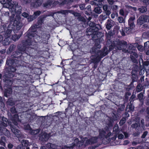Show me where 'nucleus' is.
<instances>
[{
  "label": "nucleus",
  "mask_w": 149,
  "mask_h": 149,
  "mask_svg": "<svg viewBox=\"0 0 149 149\" xmlns=\"http://www.w3.org/2000/svg\"><path fill=\"white\" fill-rule=\"evenodd\" d=\"M35 26H31L25 33L26 40H23L19 44L18 50L13 53L12 58H7L6 66L4 69L5 74L3 75L7 79L4 80L10 81L11 84H17L23 88V92L24 95H28L31 91V85L28 84V76L24 74L16 73V67L23 68L25 66L23 62L26 63L28 60L27 56L34 55L48 58L50 56L49 51L48 40L50 34L43 33L40 37L36 34Z\"/></svg>",
  "instance_id": "nucleus-1"
},
{
  "label": "nucleus",
  "mask_w": 149,
  "mask_h": 149,
  "mask_svg": "<svg viewBox=\"0 0 149 149\" xmlns=\"http://www.w3.org/2000/svg\"><path fill=\"white\" fill-rule=\"evenodd\" d=\"M15 15L13 14L9 19L10 24L8 26V28L6 32L8 36H10V34L12 31L15 33H17L22 26L21 22V17L20 15H16L15 18Z\"/></svg>",
  "instance_id": "nucleus-2"
},
{
  "label": "nucleus",
  "mask_w": 149,
  "mask_h": 149,
  "mask_svg": "<svg viewBox=\"0 0 149 149\" xmlns=\"http://www.w3.org/2000/svg\"><path fill=\"white\" fill-rule=\"evenodd\" d=\"M89 27L86 30V34L87 36H91L92 38L95 37L103 36L102 33L99 32V30L101 28L100 26L98 24H96L93 22H91L89 25Z\"/></svg>",
  "instance_id": "nucleus-3"
},
{
  "label": "nucleus",
  "mask_w": 149,
  "mask_h": 149,
  "mask_svg": "<svg viewBox=\"0 0 149 149\" xmlns=\"http://www.w3.org/2000/svg\"><path fill=\"white\" fill-rule=\"evenodd\" d=\"M23 69L24 70L23 71L24 72H26V70H30L31 71H32L35 74L37 75L40 74L42 73V69L40 68H35L33 65L29 63L25 65Z\"/></svg>",
  "instance_id": "nucleus-4"
},
{
  "label": "nucleus",
  "mask_w": 149,
  "mask_h": 149,
  "mask_svg": "<svg viewBox=\"0 0 149 149\" xmlns=\"http://www.w3.org/2000/svg\"><path fill=\"white\" fill-rule=\"evenodd\" d=\"M92 39L94 41L95 44L94 46L92 48V51L93 53H95L97 52L99 49L101 47V45L100 44V43L102 42L103 40L102 37H95V38H92Z\"/></svg>",
  "instance_id": "nucleus-5"
},
{
  "label": "nucleus",
  "mask_w": 149,
  "mask_h": 149,
  "mask_svg": "<svg viewBox=\"0 0 149 149\" xmlns=\"http://www.w3.org/2000/svg\"><path fill=\"white\" fill-rule=\"evenodd\" d=\"M83 138L81 141H79L78 138L74 140V143H72V145L70 146V148H73L76 146L79 148H84L87 146L85 145L86 140Z\"/></svg>",
  "instance_id": "nucleus-6"
},
{
  "label": "nucleus",
  "mask_w": 149,
  "mask_h": 149,
  "mask_svg": "<svg viewBox=\"0 0 149 149\" xmlns=\"http://www.w3.org/2000/svg\"><path fill=\"white\" fill-rule=\"evenodd\" d=\"M116 42L117 43V45L118 49L120 50H123V52L125 53L127 52L128 50L126 49L127 47V42L124 40H119L117 42Z\"/></svg>",
  "instance_id": "nucleus-7"
},
{
  "label": "nucleus",
  "mask_w": 149,
  "mask_h": 149,
  "mask_svg": "<svg viewBox=\"0 0 149 149\" xmlns=\"http://www.w3.org/2000/svg\"><path fill=\"white\" fill-rule=\"evenodd\" d=\"M99 138L97 136H93L89 139L87 137H84V139L86 140L85 145L88 146L89 145H93L96 143L98 141Z\"/></svg>",
  "instance_id": "nucleus-8"
},
{
  "label": "nucleus",
  "mask_w": 149,
  "mask_h": 149,
  "mask_svg": "<svg viewBox=\"0 0 149 149\" xmlns=\"http://www.w3.org/2000/svg\"><path fill=\"white\" fill-rule=\"evenodd\" d=\"M144 120H141V127H140V125L137 123L135 124L134 125H132V127H134L136 128V130H137L138 131V133L136 134H135V136H137L139 135L142 131V129L143 128V126L144 124Z\"/></svg>",
  "instance_id": "nucleus-9"
},
{
  "label": "nucleus",
  "mask_w": 149,
  "mask_h": 149,
  "mask_svg": "<svg viewBox=\"0 0 149 149\" xmlns=\"http://www.w3.org/2000/svg\"><path fill=\"white\" fill-rule=\"evenodd\" d=\"M11 131L16 136L18 139H20L22 137V135L20 134V131L14 126H11L10 127Z\"/></svg>",
  "instance_id": "nucleus-10"
},
{
  "label": "nucleus",
  "mask_w": 149,
  "mask_h": 149,
  "mask_svg": "<svg viewBox=\"0 0 149 149\" xmlns=\"http://www.w3.org/2000/svg\"><path fill=\"white\" fill-rule=\"evenodd\" d=\"M74 106L75 107V112L77 113H79L80 111L79 110L76 106L74 105L73 103H70V104L68 105V107L65 109V112H67L68 110H71L72 109V108Z\"/></svg>",
  "instance_id": "nucleus-11"
},
{
  "label": "nucleus",
  "mask_w": 149,
  "mask_h": 149,
  "mask_svg": "<svg viewBox=\"0 0 149 149\" xmlns=\"http://www.w3.org/2000/svg\"><path fill=\"white\" fill-rule=\"evenodd\" d=\"M42 3L41 0H37L34 2H32L31 3V6L34 8H37L40 6Z\"/></svg>",
  "instance_id": "nucleus-12"
},
{
  "label": "nucleus",
  "mask_w": 149,
  "mask_h": 149,
  "mask_svg": "<svg viewBox=\"0 0 149 149\" xmlns=\"http://www.w3.org/2000/svg\"><path fill=\"white\" fill-rule=\"evenodd\" d=\"M48 134L46 132H45L39 137V140L41 141L44 142L47 141L49 139Z\"/></svg>",
  "instance_id": "nucleus-13"
},
{
  "label": "nucleus",
  "mask_w": 149,
  "mask_h": 149,
  "mask_svg": "<svg viewBox=\"0 0 149 149\" xmlns=\"http://www.w3.org/2000/svg\"><path fill=\"white\" fill-rule=\"evenodd\" d=\"M103 9V14H106L107 15H109L111 13L110 9L108 8L107 5L102 4Z\"/></svg>",
  "instance_id": "nucleus-14"
},
{
  "label": "nucleus",
  "mask_w": 149,
  "mask_h": 149,
  "mask_svg": "<svg viewBox=\"0 0 149 149\" xmlns=\"http://www.w3.org/2000/svg\"><path fill=\"white\" fill-rule=\"evenodd\" d=\"M12 0H0V2L2 4H7L9 7L12 8L14 7V4L12 2Z\"/></svg>",
  "instance_id": "nucleus-15"
},
{
  "label": "nucleus",
  "mask_w": 149,
  "mask_h": 149,
  "mask_svg": "<svg viewBox=\"0 0 149 149\" xmlns=\"http://www.w3.org/2000/svg\"><path fill=\"white\" fill-rule=\"evenodd\" d=\"M44 21V17H43L40 16L38 19L37 22L36 26L38 28L41 27L42 24L43 23Z\"/></svg>",
  "instance_id": "nucleus-16"
},
{
  "label": "nucleus",
  "mask_w": 149,
  "mask_h": 149,
  "mask_svg": "<svg viewBox=\"0 0 149 149\" xmlns=\"http://www.w3.org/2000/svg\"><path fill=\"white\" fill-rule=\"evenodd\" d=\"M85 14L87 15H92V12L90 5H88L85 8Z\"/></svg>",
  "instance_id": "nucleus-17"
},
{
  "label": "nucleus",
  "mask_w": 149,
  "mask_h": 149,
  "mask_svg": "<svg viewBox=\"0 0 149 149\" xmlns=\"http://www.w3.org/2000/svg\"><path fill=\"white\" fill-rule=\"evenodd\" d=\"M100 58L97 55H93L91 58V62L93 63H98L100 61Z\"/></svg>",
  "instance_id": "nucleus-18"
},
{
  "label": "nucleus",
  "mask_w": 149,
  "mask_h": 149,
  "mask_svg": "<svg viewBox=\"0 0 149 149\" xmlns=\"http://www.w3.org/2000/svg\"><path fill=\"white\" fill-rule=\"evenodd\" d=\"M53 1L48 0L43 4V7L46 8H50L52 4Z\"/></svg>",
  "instance_id": "nucleus-19"
},
{
  "label": "nucleus",
  "mask_w": 149,
  "mask_h": 149,
  "mask_svg": "<svg viewBox=\"0 0 149 149\" xmlns=\"http://www.w3.org/2000/svg\"><path fill=\"white\" fill-rule=\"evenodd\" d=\"M102 5H101V6H98L95 7L93 11L97 14H100L102 12Z\"/></svg>",
  "instance_id": "nucleus-20"
},
{
  "label": "nucleus",
  "mask_w": 149,
  "mask_h": 149,
  "mask_svg": "<svg viewBox=\"0 0 149 149\" xmlns=\"http://www.w3.org/2000/svg\"><path fill=\"white\" fill-rule=\"evenodd\" d=\"M106 133V132L103 130H100L99 131V138L102 139L105 138Z\"/></svg>",
  "instance_id": "nucleus-21"
},
{
  "label": "nucleus",
  "mask_w": 149,
  "mask_h": 149,
  "mask_svg": "<svg viewBox=\"0 0 149 149\" xmlns=\"http://www.w3.org/2000/svg\"><path fill=\"white\" fill-rule=\"evenodd\" d=\"M109 50L111 51L114 49L118 48V46L117 44V43H116L114 41L111 44L109 47Z\"/></svg>",
  "instance_id": "nucleus-22"
},
{
  "label": "nucleus",
  "mask_w": 149,
  "mask_h": 149,
  "mask_svg": "<svg viewBox=\"0 0 149 149\" xmlns=\"http://www.w3.org/2000/svg\"><path fill=\"white\" fill-rule=\"evenodd\" d=\"M8 37L5 38L2 42L3 45L4 46L8 45L10 42L11 39L9 38L10 36Z\"/></svg>",
  "instance_id": "nucleus-23"
},
{
  "label": "nucleus",
  "mask_w": 149,
  "mask_h": 149,
  "mask_svg": "<svg viewBox=\"0 0 149 149\" xmlns=\"http://www.w3.org/2000/svg\"><path fill=\"white\" fill-rule=\"evenodd\" d=\"M15 12L18 14H20L22 12V7L21 6H18V5L15 6Z\"/></svg>",
  "instance_id": "nucleus-24"
},
{
  "label": "nucleus",
  "mask_w": 149,
  "mask_h": 149,
  "mask_svg": "<svg viewBox=\"0 0 149 149\" xmlns=\"http://www.w3.org/2000/svg\"><path fill=\"white\" fill-rule=\"evenodd\" d=\"M12 89L10 88L5 89L4 92V95L5 97H7L9 96L11 94Z\"/></svg>",
  "instance_id": "nucleus-25"
},
{
  "label": "nucleus",
  "mask_w": 149,
  "mask_h": 149,
  "mask_svg": "<svg viewBox=\"0 0 149 149\" xmlns=\"http://www.w3.org/2000/svg\"><path fill=\"white\" fill-rule=\"evenodd\" d=\"M7 104L8 105L13 106L15 104V102L14 101L13 98H8L6 102Z\"/></svg>",
  "instance_id": "nucleus-26"
},
{
  "label": "nucleus",
  "mask_w": 149,
  "mask_h": 149,
  "mask_svg": "<svg viewBox=\"0 0 149 149\" xmlns=\"http://www.w3.org/2000/svg\"><path fill=\"white\" fill-rule=\"evenodd\" d=\"M18 115L17 114H14L13 116H12V118H11V120L12 122L14 123L15 124V123H17V121L18 120Z\"/></svg>",
  "instance_id": "nucleus-27"
},
{
  "label": "nucleus",
  "mask_w": 149,
  "mask_h": 149,
  "mask_svg": "<svg viewBox=\"0 0 149 149\" xmlns=\"http://www.w3.org/2000/svg\"><path fill=\"white\" fill-rule=\"evenodd\" d=\"M21 144H22L24 147H29L30 146L29 142L27 140H23L21 142Z\"/></svg>",
  "instance_id": "nucleus-28"
},
{
  "label": "nucleus",
  "mask_w": 149,
  "mask_h": 149,
  "mask_svg": "<svg viewBox=\"0 0 149 149\" xmlns=\"http://www.w3.org/2000/svg\"><path fill=\"white\" fill-rule=\"evenodd\" d=\"M15 47V45L13 44L11 45L8 49L7 51V53L8 54H10L14 50Z\"/></svg>",
  "instance_id": "nucleus-29"
},
{
  "label": "nucleus",
  "mask_w": 149,
  "mask_h": 149,
  "mask_svg": "<svg viewBox=\"0 0 149 149\" xmlns=\"http://www.w3.org/2000/svg\"><path fill=\"white\" fill-rule=\"evenodd\" d=\"M109 15H107L106 14H102L101 15L99 18V20L100 21H103L104 20L106 19L108 16Z\"/></svg>",
  "instance_id": "nucleus-30"
},
{
  "label": "nucleus",
  "mask_w": 149,
  "mask_h": 149,
  "mask_svg": "<svg viewBox=\"0 0 149 149\" xmlns=\"http://www.w3.org/2000/svg\"><path fill=\"white\" fill-rule=\"evenodd\" d=\"M91 4L92 5H94L96 6H101V5H102V3H100L97 1V0H94V1H92L91 2Z\"/></svg>",
  "instance_id": "nucleus-31"
},
{
  "label": "nucleus",
  "mask_w": 149,
  "mask_h": 149,
  "mask_svg": "<svg viewBox=\"0 0 149 149\" xmlns=\"http://www.w3.org/2000/svg\"><path fill=\"white\" fill-rule=\"evenodd\" d=\"M99 52H100V54L99 55H98L97 56L99 57V58H100V60L101 59V58L107 55L108 54V53L104 52L102 51Z\"/></svg>",
  "instance_id": "nucleus-32"
},
{
  "label": "nucleus",
  "mask_w": 149,
  "mask_h": 149,
  "mask_svg": "<svg viewBox=\"0 0 149 149\" xmlns=\"http://www.w3.org/2000/svg\"><path fill=\"white\" fill-rule=\"evenodd\" d=\"M143 18V19H142V22H149V17L146 16H143L140 17L139 19Z\"/></svg>",
  "instance_id": "nucleus-33"
},
{
  "label": "nucleus",
  "mask_w": 149,
  "mask_h": 149,
  "mask_svg": "<svg viewBox=\"0 0 149 149\" xmlns=\"http://www.w3.org/2000/svg\"><path fill=\"white\" fill-rule=\"evenodd\" d=\"M22 32L19 35L15 34L14 36H12V39L13 40L15 41L17 40H18L22 36Z\"/></svg>",
  "instance_id": "nucleus-34"
},
{
  "label": "nucleus",
  "mask_w": 149,
  "mask_h": 149,
  "mask_svg": "<svg viewBox=\"0 0 149 149\" xmlns=\"http://www.w3.org/2000/svg\"><path fill=\"white\" fill-rule=\"evenodd\" d=\"M108 125L109 127L113 126V123L114 122V119L111 117H109V118Z\"/></svg>",
  "instance_id": "nucleus-35"
},
{
  "label": "nucleus",
  "mask_w": 149,
  "mask_h": 149,
  "mask_svg": "<svg viewBox=\"0 0 149 149\" xmlns=\"http://www.w3.org/2000/svg\"><path fill=\"white\" fill-rule=\"evenodd\" d=\"M5 141H6L5 137L4 136H1V139H0V144L4 146L5 144Z\"/></svg>",
  "instance_id": "nucleus-36"
},
{
  "label": "nucleus",
  "mask_w": 149,
  "mask_h": 149,
  "mask_svg": "<svg viewBox=\"0 0 149 149\" xmlns=\"http://www.w3.org/2000/svg\"><path fill=\"white\" fill-rule=\"evenodd\" d=\"M8 123H5L1 121V122L0 123V128L1 129H5L4 128L7 126Z\"/></svg>",
  "instance_id": "nucleus-37"
},
{
  "label": "nucleus",
  "mask_w": 149,
  "mask_h": 149,
  "mask_svg": "<svg viewBox=\"0 0 149 149\" xmlns=\"http://www.w3.org/2000/svg\"><path fill=\"white\" fill-rule=\"evenodd\" d=\"M41 14V12L39 10L37 11L34 13L33 15L34 17V18L36 19Z\"/></svg>",
  "instance_id": "nucleus-38"
},
{
  "label": "nucleus",
  "mask_w": 149,
  "mask_h": 149,
  "mask_svg": "<svg viewBox=\"0 0 149 149\" xmlns=\"http://www.w3.org/2000/svg\"><path fill=\"white\" fill-rule=\"evenodd\" d=\"M10 111L12 114H14L17 113V111L15 107H11L10 109Z\"/></svg>",
  "instance_id": "nucleus-39"
},
{
  "label": "nucleus",
  "mask_w": 149,
  "mask_h": 149,
  "mask_svg": "<svg viewBox=\"0 0 149 149\" xmlns=\"http://www.w3.org/2000/svg\"><path fill=\"white\" fill-rule=\"evenodd\" d=\"M29 22H31L35 19L34 16L33 15L29 16L27 18Z\"/></svg>",
  "instance_id": "nucleus-40"
},
{
  "label": "nucleus",
  "mask_w": 149,
  "mask_h": 149,
  "mask_svg": "<svg viewBox=\"0 0 149 149\" xmlns=\"http://www.w3.org/2000/svg\"><path fill=\"white\" fill-rule=\"evenodd\" d=\"M2 121L5 122L6 123H8V124L9 123V121H8L7 118L5 117L4 116H3L1 118Z\"/></svg>",
  "instance_id": "nucleus-41"
},
{
  "label": "nucleus",
  "mask_w": 149,
  "mask_h": 149,
  "mask_svg": "<svg viewBox=\"0 0 149 149\" xmlns=\"http://www.w3.org/2000/svg\"><path fill=\"white\" fill-rule=\"evenodd\" d=\"M118 20L120 23H122L124 22V20L122 17L120 16L118 18Z\"/></svg>",
  "instance_id": "nucleus-42"
},
{
  "label": "nucleus",
  "mask_w": 149,
  "mask_h": 149,
  "mask_svg": "<svg viewBox=\"0 0 149 149\" xmlns=\"http://www.w3.org/2000/svg\"><path fill=\"white\" fill-rule=\"evenodd\" d=\"M25 148L22 144H20L18 145L15 148V149H25Z\"/></svg>",
  "instance_id": "nucleus-43"
},
{
  "label": "nucleus",
  "mask_w": 149,
  "mask_h": 149,
  "mask_svg": "<svg viewBox=\"0 0 149 149\" xmlns=\"http://www.w3.org/2000/svg\"><path fill=\"white\" fill-rule=\"evenodd\" d=\"M140 11L141 12L143 13L147 11V8L144 7H142L139 9Z\"/></svg>",
  "instance_id": "nucleus-44"
},
{
  "label": "nucleus",
  "mask_w": 149,
  "mask_h": 149,
  "mask_svg": "<svg viewBox=\"0 0 149 149\" xmlns=\"http://www.w3.org/2000/svg\"><path fill=\"white\" fill-rule=\"evenodd\" d=\"M67 1L66 0H63L62 2H59V5L60 6H63L66 4Z\"/></svg>",
  "instance_id": "nucleus-45"
},
{
  "label": "nucleus",
  "mask_w": 149,
  "mask_h": 149,
  "mask_svg": "<svg viewBox=\"0 0 149 149\" xmlns=\"http://www.w3.org/2000/svg\"><path fill=\"white\" fill-rule=\"evenodd\" d=\"M107 48L106 46H104L101 50L99 51H102V52L106 53H108L107 51Z\"/></svg>",
  "instance_id": "nucleus-46"
},
{
  "label": "nucleus",
  "mask_w": 149,
  "mask_h": 149,
  "mask_svg": "<svg viewBox=\"0 0 149 149\" xmlns=\"http://www.w3.org/2000/svg\"><path fill=\"white\" fill-rule=\"evenodd\" d=\"M143 95L142 93H140L138 95V98L140 101L143 99Z\"/></svg>",
  "instance_id": "nucleus-47"
},
{
  "label": "nucleus",
  "mask_w": 149,
  "mask_h": 149,
  "mask_svg": "<svg viewBox=\"0 0 149 149\" xmlns=\"http://www.w3.org/2000/svg\"><path fill=\"white\" fill-rule=\"evenodd\" d=\"M24 129L25 130H29L31 129V127L30 125L29 124L27 125H26L24 126Z\"/></svg>",
  "instance_id": "nucleus-48"
},
{
  "label": "nucleus",
  "mask_w": 149,
  "mask_h": 149,
  "mask_svg": "<svg viewBox=\"0 0 149 149\" xmlns=\"http://www.w3.org/2000/svg\"><path fill=\"white\" fill-rule=\"evenodd\" d=\"M79 7L81 10H85V5L84 4H81L79 5Z\"/></svg>",
  "instance_id": "nucleus-49"
},
{
  "label": "nucleus",
  "mask_w": 149,
  "mask_h": 149,
  "mask_svg": "<svg viewBox=\"0 0 149 149\" xmlns=\"http://www.w3.org/2000/svg\"><path fill=\"white\" fill-rule=\"evenodd\" d=\"M112 26V24H111L108 23L107 24L106 28L108 30H110Z\"/></svg>",
  "instance_id": "nucleus-50"
},
{
  "label": "nucleus",
  "mask_w": 149,
  "mask_h": 149,
  "mask_svg": "<svg viewBox=\"0 0 149 149\" xmlns=\"http://www.w3.org/2000/svg\"><path fill=\"white\" fill-rule=\"evenodd\" d=\"M51 143H48L46 144L45 146H46L47 149H51Z\"/></svg>",
  "instance_id": "nucleus-51"
},
{
  "label": "nucleus",
  "mask_w": 149,
  "mask_h": 149,
  "mask_svg": "<svg viewBox=\"0 0 149 149\" xmlns=\"http://www.w3.org/2000/svg\"><path fill=\"white\" fill-rule=\"evenodd\" d=\"M138 50L140 51H142L143 50V47L141 45H139L137 47Z\"/></svg>",
  "instance_id": "nucleus-52"
},
{
  "label": "nucleus",
  "mask_w": 149,
  "mask_h": 149,
  "mask_svg": "<svg viewBox=\"0 0 149 149\" xmlns=\"http://www.w3.org/2000/svg\"><path fill=\"white\" fill-rule=\"evenodd\" d=\"M59 2L58 1H54L53 3H52L53 6L54 7H55L58 4L59 5Z\"/></svg>",
  "instance_id": "nucleus-53"
},
{
  "label": "nucleus",
  "mask_w": 149,
  "mask_h": 149,
  "mask_svg": "<svg viewBox=\"0 0 149 149\" xmlns=\"http://www.w3.org/2000/svg\"><path fill=\"white\" fill-rule=\"evenodd\" d=\"M22 15L23 17L26 18H27L29 15V14L27 13H26L25 12L23 13L22 14Z\"/></svg>",
  "instance_id": "nucleus-54"
},
{
  "label": "nucleus",
  "mask_w": 149,
  "mask_h": 149,
  "mask_svg": "<svg viewBox=\"0 0 149 149\" xmlns=\"http://www.w3.org/2000/svg\"><path fill=\"white\" fill-rule=\"evenodd\" d=\"M73 14V15L76 17H78L79 16H81V14L80 13L77 12H74Z\"/></svg>",
  "instance_id": "nucleus-55"
},
{
  "label": "nucleus",
  "mask_w": 149,
  "mask_h": 149,
  "mask_svg": "<svg viewBox=\"0 0 149 149\" xmlns=\"http://www.w3.org/2000/svg\"><path fill=\"white\" fill-rule=\"evenodd\" d=\"M78 19L79 21L82 22H84L85 20L84 18L83 17L81 16V15L79 16L78 17Z\"/></svg>",
  "instance_id": "nucleus-56"
},
{
  "label": "nucleus",
  "mask_w": 149,
  "mask_h": 149,
  "mask_svg": "<svg viewBox=\"0 0 149 149\" xmlns=\"http://www.w3.org/2000/svg\"><path fill=\"white\" fill-rule=\"evenodd\" d=\"M32 0H22V1L25 4H27L30 3Z\"/></svg>",
  "instance_id": "nucleus-57"
},
{
  "label": "nucleus",
  "mask_w": 149,
  "mask_h": 149,
  "mask_svg": "<svg viewBox=\"0 0 149 149\" xmlns=\"http://www.w3.org/2000/svg\"><path fill=\"white\" fill-rule=\"evenodd\" d=\"M144 47L146 49H147L149 47V42H147L144 43Z\"/></svg>",
  "instance_id": "nucleus-58"
},
{
  "label": "nucleus",
  "mask_w": 149,
  "mask_h": 149,
  "mask_svg": "<svg viewBox=\"0 0 149 149\" xmlns=\"http://www.w3.org/2000/svg\"><path fill=\"white\" fill-rule=\"evenodd\" d=\"M119 14L122 16L124 15V12L123 9H121L120 10Z\"/></svg>",
  "instance_id": "nucleus-59"
},
{
  "label": "nucleus",
  "mask_w": 149,
  "mask_h": 149,
  "mask_svg": "<svg viewBox=\"0 0 149 149\" xmlns=\"http://www.w3.org/2000/svg\"><path fill=\"white\" fill-rule=\"evenodd\" d=\"M107 2L109 4L112 5L114 3V1L113 0H107Z\"/></svg>",
  "instance_id": "nucleus-60"
},
{
  "label": "nucleus",
  "mask_w": 149,
  "mask_h": 149,
  "mask_svg": "<svg viewBox=\"0 0 149 149\" xmlns=\"http://www.w3.org/2000/svg\"><path fill=\"white\" fill-rule=\"evenodd\" d=\"M51 149H56L57 148L56 146V144L51 143Z\"/></svg>",
  "instance_id": "nucleus-61"
},
{
  "label": "nucleus",
  "mask_w": 149,
  "mask_h": 149,
  "mask_svg": "<svg viewBox=\"0 0 149 149\" xmlns=\"http://www.w3.org/2000/svg\"><path fill=\"white\" fill-rule=\"evenodd\" d=\"M124 135L122 134H120L118 135V137L119 139H122L124 138Z\"/></svg>",
  "instance_id": "nucleus-62"
},
{
  "label": "nucleus",
  "mask_w": 149,
  "mask_h": 149,
  "mask_svg": "<svg viewBox=\"0 0 149 149\" xmlns=\"http://www.w3.org/2000/svg\"><path fill=\"white\" fill-rule=\"evenodd\" d=\"M148 132H144L141 136L142 138H144L146 136Z\"/></svg>",
  "instance_id": "nucleus-63"
},
{
  "label": "nucleus",
  "mask_w": 149,
  "mask_h": 149,
  "mask_svg": "<svg viewBox=\"0 0 149 149\" xmlns=\"http://www.w3.org/2000/svg\"><path fill=\"white\" fill-rule=\"evenodd\" d=\"M0 103L1 105H4V103L3 102L2 98L0 96Z\"/></svg>",
  "instance_id": "nucleus-64"
}]
</instances>
